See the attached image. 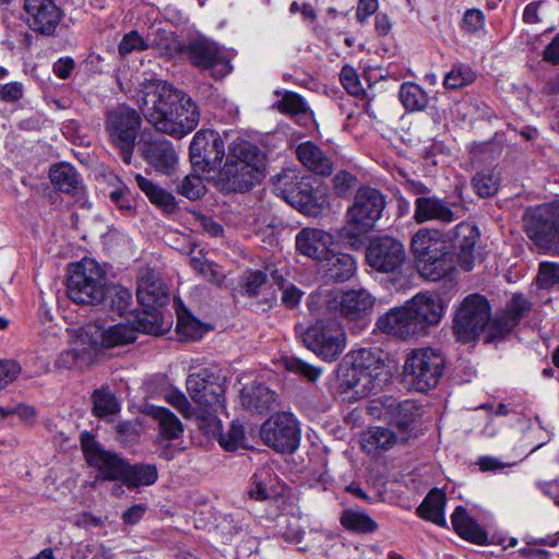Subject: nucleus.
Returning a JSON list of instances; mask_svg holds the SVG:
<instances>
[{
	"mask_svg": "<svg viewBox=\"0 0 559 559\" xmlns=\"http://www.w3.org/2000/svg\"><path fill=\"white\" fill-rule=\"evenodd\" d=\"M108 284L107 273L102 265L84 258L70 267L67 294L78 305L97 306L105 302Z\"/></svg>",
	"mask_w": 559,
	"mask_h": 559,
	"instance_id": "20e7f679",
	"label": "nucleus"
},
{
	"mask_svg": "<svg viewBox=\"0 0 559 559\" xmlns=\"http://www.w3.org/2000/svg\"><path fill=\"white\" fill-rule=\"evenodd\" d=\"M225 380L213 368H203L187 379V391L191 400L203 409L215 428H218L219 421L214 415L225 409Z\"/></svg>",
	"mask_w": 559,
	"mask_h": 559,
	"instance_id": "1a4fd4ad",
	"label": "nucleus"
},
{
	"mask_svg": "<svg viewBox=\"0 0 559 559\" xmlns=\"http://www.w3.org/2000/svg\"><path fill=\"white\" fill-rule=\"evenodd\" d=\"M218 442L227 451H235L243 447L245 430L239 424L233 423L227 432L221 433Z\"/></svg>",
	"mask_w": 559,
	"mask_h": 559,
	"instance_id": "4d7b16f0",
	"label": "nucleus"
},
{
	"mask_svg": "<svg viewBox=\"0 0 559 559\" xmlns=\"http://www.w3.org/2000/svg\"><path fill=\"white\" fill-rule=\"evenodd\" d=\"M92 401L93 414L99 418L115 415L120 409L119 403L115 395L103 389H98L93 392Z\"/></svg>",
	"mask_w": 559,
	"mask_h": 559,
	"instance_id": "09e8293b",
	"label": "nucleus"
},
{
	"mask_svg": "<svg viewBox=\"0 0 559 559\" xmlns=\"http://www.w3.org/2000/svg\"><path fill=\"white\" fill-rule=\"evenodd\" d=\"M333 236L322 229L304 228L296 236V248L299 253L319 263L332 250Z\"/></svg>",
	"mask_w": 559,
	"mask_h": 559,
	"instance_id": "b1692460",
	"label": "nucleus"
},
{
	"mask_svg": "<svg viewBox=\"0 0 559 559\" xmlns=\"http://www.w3.org/2000/svg\"><path fill=\"white\" fill-rule=\"evenodd\" d=\"M139 302L146 309L156 310L167 302V295L162 284L142 278L136 289Z\"/></svg>",
	"mask_w": 559,
	"mask_h": 559,
	"instance_id": "58836bf2",
	"label": "nucleus"
},
{
	"mask_svg": "<svg viewBox=\"0 0 559 559\" xmlns=\"http://www.w3.org/2000/svg\"><path fill=\"white\" fill-rule=\"evenodd\" d=\"M500 185V175L495 169H484L477 171L472 179L474 191L480 198H490L498 192Z\"/></svg>",
	"mask_w": 559,
	"mask_h": 559,
	"instance_id": "de8ad7c7",
	"label": "nucleus"
},
{
	"mask_svg": "<svg viewBox=\"0 0 559 559\" xmlns=\"http://www.w3.org/2000/svg\"><path fill=\"white\" fill-rule=\"evenodd\" d=\"M49 178L51 183L61 192L79 195L84 190L81 176L70 164L61 163L52 166Z\"/></svg>",
	"mask_w": 559,
	"mask_h": 559,
	"instance_id": "72a5a7b5",
	"label": "nucleus"
},
{
	"mask_svg": "<svg viewBox=\"0 0 559 559\" xmlns=\"http://www.w3.org/2000/svg\"><path fill=\"white\" fill-rule=\"evenodd\" d=\"M384 207L385 197L381 191L369 186L359 187L346 211L343 238L356 241L368 234L380 219Z\"/></svg>",
	"mask_w": 559,
	"mask_h": 559,
	"instance_id": "423d86ee",
	"label": "nucleus"
},
{
	"mask_svg": "<svg viewBox=\"0 0 559 559\" xmlns=\"http://www.w3.org/2000/svg\"><path fill=\"white\" fill-rule=\"evenodd\" d=\"M97 361L95 349L90 342L83 337V328H81L71 343V347L61 352L55 367L60 370L84 369Z\"/></svg>",
	"mask_w": 559,
	"mask_h": 559,
	"instance_id": "412c9836",
	"label": "nucleus"
},
{
	"mask_svg": "<svg viewBox=\"0 0 559 559\" xmlns=\"http://www.w3.org/2000/svg\"><path fill=\"white\" fill-rule=\"evenodd\" d=\"M240 399L247 409L262 414L272 407L275 394L263 384H251L241 390Z\"/></svg>",
	"mask_w": 559,
	"mask_h": 559,
	"instance_id": "e433bc0d",
	"label": "nucleus"
},
{
	"mask_svg": "<svg viewBox=\"0 0 559 559\" xmlns=\"http://www.w3.org/2000/svg\"><path fill=\"white\" fill-rule=\"evenodd\" d=\"M406 441H408L407 436L399 435L396 431L384 427H371L361 437V445L368 453L388 450L399 442L404 443Z\"/></svg>",
	"mask_w": 559,
	"mask_h": 559,
	"instance_id": "473e14b6",
	"label": "nucleus"
},
{
	"mask_svg": "<svg viewBox=\"0 0 559 559\" xmlns=\"http://www.w3.org/2000/svg\"><path fill=\"white\" fill-rule=\"evenodd\" d=\"M412 314L406 305L400 308H392L377 320V328L386 334L401 338H408L417 334L416 323H413Z\"/></svg>",
	"mask_w": 559,
	"mask_h": 559,
	"instance_id": "bb28decb",
	"label": "nucleus"
},
{
	"mask_svg": "<svg viewBox=\"0 0 559 559\" xmlns=\"http://www.w3.org/2000/svg\"><path fill=\"white\" fill-rule=\"evenodd\" d=\"M24 11L28 27L44 36H52L62 17L55 0H24Z\"/></svg>",
	"mask_w": 559,
	"mask_h": 559,
	"instance_id": "6ab92c4d",
	"label": "nucleus"
},
{
	"mask_svg": "<svg viewBox=\"0 0 559 559\" xmlns=\"http://www.w3.org/2000/svg\"><path fill=\"white\" fill-rule=\"evenodd\" d=\"M131 299L132 295L128 288L121 285L108 284L105 301L108 300V306L112 311L120 316L124 314L131 304Z\"/></svg>",
	"mask_w": 559,
	"mask_h": 559,
	"instance_id": "8fccbe9b",
	"label": "nucleus"
},
{
	"mask_svg": "<svg viewBox=\"0 0 559 559\" xmlns=\"http://www.w3.org/2000/svg\"><path fill=\"white\" fill-rule=\"evenodd\" d=\"M176 329L177 332L180 333L182 336L192 340L199 338L201 336L200 323L193 318H190L189 316L186 317L179 313Z\"/></svg>",
	"mask_w": 559,
	"mask_h": 559,
	"instance_id": "338daca9",
	"label": "nucleus"
},
{
	"mask_svg": "<svg viewBox=\"0 0 559 559\" xmlns=\"http://www.w3.org/2000/svg\"><path fill=\"white\" fill-rule=\"evenodd\" d=\"M267 274L264 271H250L245 276L243 288L248 296H257L263 285L267 283Z\"/></svg>",
	"mask_w": 559,
	"mask_h": 559,
	"instance_id": "0e129e2a",
	"label": "nucleus"
},
{
	"mask_svg": "<svg viewBox=\"0 0 559 559\" xmlns=\"http://www.w3.org/2000/svg\"><path fill=\"white\" fill-rule=\"evenodd\" d=\"M301 338L307 348L326 361L336 360L346 346V333L335 319H318Z\"/></svg>",
	"mask_w": 559,
	"mask_h": 559,
	"instance_id": "9b49d317",
	"label": "nucleus"
},
{
	"mask_svg": "<svg viewBox=\"0 0 559 559\" xmlns=\"http://www.w3.org/2000/svg\"><path fill=\"white\" fill-rule=\"evenodd\" d=\"M530 309L531 302L523 295H513L506 310L492 318L491 333L500 337L510 333Z\"/></svg>",
	"mask_w": 559,
	"mask_h": 559,
	"instance_id": "c85d7f7f",
	"label": "nucleus"
},
{
	"mask_svg": "<svg viewBox=\"0 0 559 559\" xmlns=\"http://www.w3.org/2000/svg\"><path fill=\"white\" fill-rule=\"evenodd\" d=\"M329 205V194L323 187H312L310 181L304 186L294 207L308 216H318Z\"/></svg>",
	"mask_w": 559,
	"mask_h": 559,
	"instance_id": "f704fd0d",
	"label": "nucleus"
},
{
	"mask_svg": "<svg viewBox=\"0 0 559 559\" xmlns=\"http://www.w3.org/2000/svg\"><path fill=\"white\" fill-rule=\"evenodd\" d=\"M373 304L374 298L364 288L316 292L307 300V306L314 316L340 313L348 320H362L371 312Z\"/></svg>",
	"mask_w": 559,
	"mask_h": 559,
	"instance_id": "7ed1b4c3",
	"label": "nucleus"
},
{
	"mask_svg": "<svg viewBox=\"0 0 559 559\" xmlns=\"http://www.w3.org/2000/svg\"><path fill=\"white\" fill-rule=\"evenodd\" d=\"M263 166V157L255 145L247 141H235L229 146L216 183L227 193L248 192L264 177Z\"/></svg>",
	"mask_w": 559,
	"mask_h": 559,
	"instance_id": "f03ea898",
	"label": "nucleus"
},
{
	"mask_svg": "<svg viewBox=\"0 0 559 559\" xmlns=\"http://www.w3.org/2000/svg\"><path fill=\"white\" fill-rule=\"evenodd\" d=\"M451 521L455 533L460 537L476 545H486L488 543V534L467 513L464 507L459 506L455 508Z\"/></svg>",
	"mask_w": 559,
	"mask_h": 559,
	"instance_id": "7c9ffc66",
	"label": "nucleus"
},
{
	"mask_svg": "<svg viewBox=\"0 0 559 559\" xmlns=\"http://www.w3.org/2000/svg\"><path fill=\"white\" fill-rule=\"evenodd\" d=\"M479 239L478 228L462 222L453 230V247L457 250V261L464 271H471L475 263V246Z\"/></svg>",
	"mask_w": 559,
	"mask_h": 559,
	"instance_id": "393cba45",
	"label": "nucleus"
},
{
	"mask_svg": "<svg viewBox=\"0 0 559 559\" xmlns=\"http://www.w3.org/2000/svg\"><path fill=\"white\" fill-rule=\"evenodd\" d=\"M326 255L319 263V271L325 282L343 283L353 277L356 271V261L350 254L331 250Z\"/></svg>",
	"mask_w": 559,
	"mask_h": 559,
	"instance_id": "a878e982",
	"label": "nucleus"
},
{
	"mask_svg": "<svg viewBox=\"0 0 559 559\" xmlns=\"http://www.w3.org/2000/svg\"><path fill=\"white\" fill-rule=\"evenodd\" d=\"M357 186V177L347 170L337 171L332 179L333 192L338 198H347Z\"/></svg>",
	"mask_w": 559,
	"mask_h": 559,
	"instance_id": "603ef678",
	"label": "nucleus"
},
{
	"mask_svg": "<svg viewBox=\"0 0 559 559\" xmlns=\"http://www.w3.org/2000/svg\"><path fill=\"white\" fill-rule=\"evenodd\" d=\"M399 95L407 111L424 110L429 102L427 93L418 84L411 82L401 85Z\"/></svg>",
	"mask_w": 559,
	"mask_h": 559,
	"instance_id": "a18cd8bd",
	"label": "nucleus"
},
{
	"mask_svg": "<svg viewBox=\"0 0 559 559\" xmlns=\"http://www.w3.org/2000/svg\"><path fill=\"white\" fill-rule=\"evenodd\" d=\"M283 360L284 366L287 370L299 373L310 381H314L320 374L319 369L312 367L311 365L305 362L299 358L285 357Z\"/></svg>",
	"mask_w": 559,
	"mask_h": 559,
	"instance_id": "680f3d73",
	"label": "nucleus"
},
{
	"mask_svg": "<svg viewBox=\"0 0 559 559\" xmlns=\"http://www.w3.org/2000/svg\"><path fill=\"white\" fill-rule=\"evenodd\" d=\"M296 155L299 162L316 175L328 177L333 171L332 158L311 141L300 143L296 148Z\"/></svg>",
	"mask_w": 559,
	"mask_h": 559,
	"instance_id": "c756f323",
	"label": "nucleus"
},
{
	"mask_svg": "<svg viewBox=\"0 0 559 559\" xmlns=\"http://www.w3.org/2000/svg\"><path fill=\"white\" fill-rule=\"evenodd\" d=\"M144 159L163 174H170L178 162L177 153L170 141L165 139L148 141L143 148Z\"/></svg>",
	"mask_w": 559,
	"mask_h": 559,
	"instance_id": "cd10ccee",
	"label": "nucleus"
},
{
	"mask_svg": "<svg viewBox=\"0 0 559 559\" xmlns=\"http://www.w3.org/2000/svg\"><path fill=\"white\" fill-rule=\"evenodd\" d=\"M340 522L345 530L357 534L373 533L378 528L377 523L360 509H345Z\"/></svg>",
	"mask_w": 559,
	"mask_h": 559,
	"instance_id": "79ce46f5",
	"label": "nucleus"
},
{
	"mask_svg": "<svg viewBox=\"0 0 559 559\" xmlns=\"http://www.w3.org/2000/svg\"><path fill=\"white\" fill-rule=\"evenodd\" d=\"M492 318L488 300L481 295H469L461 304L454 318V333L461 343L485 335L486 343H491L500 335H493L490 329Z\"/></svg>",
	"mask_w": 559,
	"mask_h": 559,
	"instance_id": "0eeeda50",
	"label": "nucleus"
},
{
	"mask_svg": "<svg viewBox=\"0 0 559 559\" xmlns=\"http://www.w3.org/2000/svg\"><path fill=\"white\" fill-rule=\"evenodd\" d=\"M406 307L416 323L418 335L426 334L428 328L436 325L442 318L443 306L440 297L428 294H418Z\"/></svg>",
	"mask_w": 559,
	"mask_h": 559,
	"instance_id": "aec40b11",
	"label": "nucleus"
},
{
	"mask_svg": "<svg viewBox=\"0 0 559 559\" xmlns=\"http://www.w3.org/2000/svg\"><path fill=\"white\" fill-rule=\"evenodd\" d=\"M277 109L282 114L295 116L306 114L308 106L304 98L294 92H285L276 104Z\"/></svg>",
	"mask_w": 559,
	"mask_h": 559,
	"instance_id": "864d4df0",
	"label": "nucleus"
},
{
	"mask_svg": "<svg viewBox=\"0 0 559 559\" xmlns=\"http://www.w3.org/2000/svg\"><path fill=\"white\" fill-rule=\"evenodd\" d=\"M537 284L540 288H551L559 285V263L544 261L539 263Z\"/></svg>",
	"mask_w": 559,
	"mask_h": 559,
	"instance_id": "6e6d98bb",
	"label": "nucleus"
},
{
	"mask_svg": "<svg viewBox=\"0 0 559 559\" xmlns=\"http://www.w3.org/2000/svg\"><path fill=\"white\" fill-rule=\"evenodd\" d=\"M416 266L421 277L436 282L445 277L454 269L453 257L448 252L440 257H432L429 261H418Z\"/></svg>",
	"mask_w": 559,
	"mask_h": 559,
	"instance_id": "4c0bfd02",
	"label": "nucleus"
},
{
	"mask_svg": "<svg viewBox=\"0 0 559 559\" xmlns=\"http://www.w3.org/2000/svg\"><path fill=\"white\" fill-rule=\"evenodd\" d=\"M271 280L274 283H276L280 286L281 289H283V292H282V302L287 308H294L296 305L299 304L300 298H301L300 290L297 289L293 285H290L287 288H284V280H283L282 275L278 274L277 270H273L271 272Z\"/></svg>",
	"mask_w": 559,
	"mask_h": 559,
	"instance_id": "bf43d9fd",
	"label": "nucleus"
},
{
	"mask_svg": "<svg viewBox=\"0 0 559 559\" xmlns=\"http://www.w3.org/2000/svg\"><path fill=\"white\" fill-rule=\"evenodd\" d=\"M263 442L280 453H293L299 445L300 432L296 419L289 413H278L261 427Z\"/></svg>",
	"mask_w": 559,
	"mask_h": 559,
	"instance_id": "4468645a",
	"label": "nucleus"
},
{
	"mask_svg": "<svg viewBox=\"0 0 559 559\" xmlns=\"http://www.w3.org/2000/svg\"><path fill=\"white\" fill-rule=\"evenodd\" d=\"M138 103L150 124L175 139L192 132L200 121L197 103L183 91L160 79L142 82Z\"/></svg>",
	"mask_w": 559,
	"mask_h": 559,
	"instance_id": "f257e3e1",
	"label": "nucleus"
},
{
	"mask_svg": "<svg viewBox=\"0 0 559 559\" xmlns=\"http://www.w3.org/2000/svg\"><path fill=\"white\" fill-rule=\"evenodd\" d=\"M159 314L155 310L146 309L142 314L138 316L136 326L133 328L136 331H141L147 334H157L160 331Z\"/></svg>",
	"mask_w": 559,
	"mask_h": 559,
	"instance_id": "052dcab7",
	"label": "nucleus"
},
{
	"mask_svg": "<svg viewBox=\"0 0 559 559\" xmlns=\"http://www.w3.org/2000/svg\"><path fill=\"white\" fill-rule=\"evenodd\" d=\"M384 362L371 349L360 348L348 353L342 367V382L360 393L379 391L385 382Z\"/></svg>",
	"mask_w": 559,
	"mask_h": 559,
	"instance_id": "39448f33",
	"label": "nucleus"
},
{
	"mask_svg": "<svg viewBox=\"0 0 559 559\" xmlns=\"http://www.w3.org/2000/svg\"><path fill=\"white\" fill-rule=\"evenodd\" d=\"M141 126V115L127 105L111 108L105 115L104 127L108 141L128 165L131 164Z\"/></svg>",
	"mask_w": 559,
	"mask_h": 559,
	"instance_id": "6e6552de",
	"label": "nucleus"
},
{
	"mask_svg": "<svg viewBox=\"0 0 559 559\" xmlns=\"http://www.w3.org/2000/svg\"><path fill=\"white\" fill-rule=\"evenodd\" d=\"M109 199L122 211H131L133 209V198L127 187H119L112 190L109 194Z\"/></svg>",
	"mask_w": 559,
	"mask_h": 559,
	"instance_id": "774afa93",
	"label": "nucleus"
},
{
	"mask_svg": "<svg viewBox=\"0 0 559 559\" xmlns=\"http://www.w3.org/2000/svg\"><path fill=\"white\" fill-rule=\"evenodd\" d=\"M82 328L83 337L95 349L97 358L102 349L129 344L136 338L135 330L123 323L105 328L96 322H90Z\"/></svg>",
	"mask_w": 559,
	"mask_h": 559,
	"instance_id": "a211bd4d",
	"label": "nucleus"
},
{
	"mask_svg": "<svg viewBox=\"0 0 559 559\" xmlns=\"http://www.w3.org/2000/svg\"><path fill=\"white\" fill-rule=\"evenodd\" d=\"M189 150L192 166L207 173L219 166L225 156L224 142L214 130H199Z\"/></svg>",
	"mask_w": 559,
	"mask_h": 559,
	"instance_id": "f3484780",
	"label": "nucleus"
},
{
	"mask_svg": "<svg viewBox=\"0 0 559 559\" xmlns=\"http://www.w3.org/2000/svg\"><path fill=\"white\" fill-rule=\"evenodd\" d=\"M309 179L300 176L294 169H285L273 179V191L276 195L281 197L288 204L295 205L298 200L301 189L307 185Z\"/></svg>",
	"mask_w": 559,
	"mask_h": 559,
	"instance_id": "2f4dec72",
	"label": "nucleus"
},
{
	"mask_svg": "<svg viewBox=\"0 0 559 559\" xmlns=\"http://www.w3.org/2000/svg\"><path fill=\"white\" fill-rule=\"evenodd\" d=\"M153 46L162 57L167 59L185 53L186 48L173 32L164 29H158L156 32Z\"/></svg>",
	"mask_w": 559,
	"mask_h": 559,
	"instance_id": "49530a36",
	"label": "nucleus"
},
{
	"mask_svg": "<svg viewBox=\"0 0 559 559\" xmlns=\"http://www.w3.org/2000/svg\"><path fill=\"white\" fill-rule=\"evenodd\" d=\"M411 249L415 262L450 252L444 235L438 229L421 228L412 238Z\"/></svg>",
	"mask_w": 559,
	"mask_h": 559,
	"instance_id": "4be33fe9",
	"label": "nucleus"
},
{
	"mask_svg": "<svg viewBox=\"0 0 559 559\" xmlns=\"http://www.w3.org/2000/svg\"><path fill=\"white\" fill-rule=\"evenodd\" d=\"M21 370L17 361L0 359V392L16 380Z\"/></svg>",
	"mask_w": 559,
	"mask_h": 559,
	"instance_id": "69168bd1",
	"label": "nucleus"
},
{
	"mask_svg": "<svg viewBox=\"0 0 559 559\" xmlns=\"http://www.w3.org/2000/svg\"><path fill=\"white\" fill-rule=\"evenodd\" d=\"M476 75L467 64H456L444 75L443 86L449 90L462 88L474 82Z\"/></svg>",
	"mask_w": 559,
	"mask_h": 559,
	"instance_id": "3c124183",
	"label": "nucleus"
},
{
	"mask_svg": "<svg viewBox=\"0 0 559 559\" xmlns=\"http://www.w3.org/2000/svg\"><path fill=\"white\" fill-rule=\"evenodd\" d=\"M158 477L157 468L153 464L128 463L122 483L128 488H139L141 486L153 485Z\"/></svg>",
	"mask_w": 559,
	"mask_h": 559,
	"instance_id": "37998d69",
	"label": "nucleus"
},
{
	"mask_svg": "<svg viewBox=\"0 0 559 559\" xmlns=\"http://www.w3.org/2000/svg\"><path fill=\"white\" fill-rule=\"evenodd\" d=\"M420 417L419 407L412 401H404L396 405L393 424L399 435L412 436L415 423Z\"/></svg>",
	"mask_w": 559,
	"mask_h": 559,
	"instance_id": "ea45409f",
	"label": "nucleus"
},
{
	"mask_svg": "<svg viewBox=\"0 0 559 559\" xmlns=\"http://www.w3.org/2000/svg\"><path fill=\"white\" fill-rule=\"evenodd\" d=\"M151 415L158 421L160 436L167 440H175L181 437L183 426L178 417L165 407L151 409Z\"/></svg>",
	"mask_w": 559,
	"mask_h": 559,
	"instance_id": "c03bdc74",
	"label": "nucleus"
},
{
	"mask_svg": "<svg viewBox=\"0 0 559 559\" xmlns=\"http://www.w3.org/2000/svg\"><path fill=\"white\" fill-rule=\"evenodd\" d=\"M177 192L190 200H198L205 193V186L199 175H187L178 185Z\"/></svg>",
	"mask_w": 559,
	"mask_h": 559,
	"instance_id": "5fc2aeb1",
	"label": "nucleus"
},
{
	"mask_svg": "<svg viewBox=\"0 0 559 559\" xmlns=\"http://www.w3.org/2000/svg\"><path fill=\"white\" fill-rule=\"evenodd\" d=\"M452 206H455V204H450L437 197H419L415 200L413 218L417 224H424L429 221L450 224L456 219Z\"/></svg>",
	"mask_w": 559,
	"mask_h": 559,
	"instance_id": "5701e85b",
	"label": "nucleus"
},
{
	"mask_svg": "<svg viewBox=\"0 0 559 559\" xmlns=\"http://www.w3.org/2000/svg\"><path fill=\"white\" fill-rule=\"evenodd\" d=\"M147 48L148 45L143 37L136 31H131L122 37L118 45V52L123 57L133 51H143Z\"/></svg>",
	"mask_w": 559,
	"mask_h": 559,
	"instance_id": "13d9d810",
	"label": "nucleus"
},
{
	"mask_svg": "<svg viewBox=\"0 0 559 559\" xmlns=\"http://www.w3.org/2000/svg\"><path fill=\"white\" fill-rule=\"evenodd\" d=\"M524 227L535 243L559 253V201L527 211L524 215Z\"/></svg>",
	"mask_w": 559,
	"mask_h": 559,
	"instance_id": "f8f14e48",
	"label": "nucleus"
},
{
	"mask_svg": "<svg viewBox=\"0 0 559 559\" xmlns=\"http://www.w3.org/2000/svg\"><path fill=\"white\" fill-rule=\"evenodd\" d=\"M340 80L344 88L354 96H359L364 93V88L359 82L356 70L349 66L343 67Z\"/></svg>",
	"mask_w": 559,
	"mask_h": 559,
	"instance_id": "e2e57ef3",
	"label": "nucleus"
},
{
	"mask_svg": "<svg viewBox=\"0 0 559 559\" xmlns=\"http://www.w3.org/2000/svg\"><path fill=\"white\" fill-rule=\"evenodd\" d=\"M185 53L193 67L209 71L216 80L231 72L233 67L227 56L216 43L206 37L190 40L186 45Z\"/></svg>",
	"mask_w": 559,
	"mask_h": 559,
	"instance_id": "ddd939ff",
	"label": "nucleus"
},
{
	"mask_svg": "<svg viewBox=\"0 0 559 559\" xmlns=\"http://www.w3.org/2000/svg\"><path fill=\"white\" fill-rule=\"evenodd\" d=\"M81 445L87 463L98 471V478L122 481L128 462L106 451L87 431L81 433Z\"/></svg>",
	"mask_w": 559,
	"mask_h": 559,
	"instance_id": "2eb2a0df",
	"label": "nucleus"
},
{
	"mask_svg": "<svg viewBox=\"0 0 559 559\" xmlns=\"http://www.w3.org/2000/svg\"><path fill=\"white\" fill-rule=\"evenodd\" d=\"M406 258L404 245L390 236L370 240L366 249L367 264L380 273H393L401 269Z\"/></svg>",
	"mask_w": 559,
	"mask_h": 559,
	"instance_id": "dca6fc26",
	"label": "nucleus"
},
{
	"mask_svg": "<svg viewBox=\"0 0 559 559\" xmlns=\"http://www.w3.org/2000/svg\"><path fill=\"white\" fill-rule=\"evenodd\" d=\"M444 366L440 352L429 347L414 349L404 365L405 382L417 392H426L439 383Z\"/></svg>",
	"mask_w": 559,
	"mask_h": 559,
	"instance_id": "9d476101",
	"label": "nucleus"
},
{
	"mask_svg": "<svg viewBox=\"0 0 559 559\" xmlns=\"http://www.w3.org/2000/svg\"><path fill=\"white\" fill-rule=\"evenodd\" d=\"M135 181L139 188L146 194L152 203L156 204L168 213H171L176 210V200L171 193L156 186L150 179L143 177L140 174L135 176Z\"/></svg>",
	"mask_w": 559,
	"mask_h": 559,
	"instance_id": "a19ab883",
	"label": "nucleus"
},
{
	"mask_svg": "<svg viewBox=\"0 0 559 559\" xmlns=\"http://www.w3.org/2000/svg\"><path fill=\"white\" fill-rule=\"evenodd\" d=\"M445 493L440 489H431L416 510L419 518L444 527Z\"/></svg>",
	"mask_w": 559,
	"mask_h": 559,
	"instance_id": "c9c22d12",
	"label": "nucleus"
}]
</instances>
